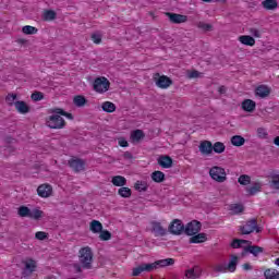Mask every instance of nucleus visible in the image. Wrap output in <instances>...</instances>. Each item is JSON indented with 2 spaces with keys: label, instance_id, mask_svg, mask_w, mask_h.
<instances>
[{
  "label": "nucleus",
  "instance_id": "1a4fd4ad",
  "mask_svg": "<svg viewBox=\"0 0 279 279\" xmlns=\"http://www.w3.org/2000/svg\"><path fill=\"white\" fill-rule=\"evenodd\" d=\"M93 88L96 93H107L110 90V81L106 77H98L94 81Z\"/></svg>",
  "mask_w": 279,
  "mask_h": 279
},
{
  "label": "nucleus",
  "instance_id": "774afa93",
  "mask_svg": "<svg viewBox=\"0 0 279 279\" xmlns=\"http://www.w3.org/2000/svg\"><path fill=\"white\" fill-rule=\"evenodd\" d=\"M275 265H277V267H279V257L275 260Z\"/></svg>",
  "mask_w": 279,
  "mask_h": 279
},
{
  "label": "nucleus",
  "instance_id": "6e6552de",
  "mask_svg": "<svg viewBox=\"0 0 279 279\" xmlns=\"http://www.w3.org/2000/svg\"><path fill=\"white\" fill-rule=\"evenodd\" d=\"M68 167H70L74 173H82V171H86V161L82 158H72L68 161Z\"/></svg>",
  "mask_w": 279,
  "mask_h": 279
},
{
  "label": "nucleus",
  "instance_id": "473e14b6",
  "mask_svg": "<svg viewBox=\"0 0 279 279\" xmlns=\"http://www.w3.org/2000/svg\"><path fill=\"white\" fill-rule=\"evenodd\" d=\"M231 145H233V147H243V145H245V137L241 135H233L231 137Z\"/></svg>",
  "mask_w": 279,
  "mask_h": 279
},
{
  "label": "nucleus",
  "instance_id": "aec40b11",
  "mask_svg": "<svg viewBox=\"0 0 279 279\" xmlns=\"http://www.w3.org/2000/svg\"><path fill=\"white\" fill-rule=\"evenodd\" d=\"M243 245H252V241L243 239H233L232 242L230 243V247H232V250H243L245 247Z\"/></svg>",
  "mask_w": 279,
  "mask_h": 279
},
{
  "label": "nucleus",
  "instance_id": "680f3d73",
  "mask_svg": "<svg viewBox=\"0 0 279 279\" xmlns=\"http://www.w3.org/2000/svg\"><path fill=\"white\" fill-rule=\"evenodd\" d=\"M218 92L220 93V95H226V93H227L226 86L221 85V86L218 88Z\"/></svg>",
  "mask_w": 279,
  "mask_h": 279
},
{
  "label": "nucleus",
  "instance_id": "c9c22d12",
  "mask_svg": "<svg viewBox=\"0 0 279 279\" xmlns=\"http://www.w3.org/2000/svg\"><path fill=\"white\" fill-rule=\"evenodd\" d=\"M134 189L135 191H138V193H145L147 192V189H149V185L145 181H136Z\"/></svg>",
  "mask_w": 279,
  "mask_h": 279
},
{
  "label": "nucleus",
  "instance_id": "c85d7f7f",
  "mask_svg": "<svg viewBox=\"0 0 279 279\" xmlns=\"http://www.w3.org/2000/svg\"><path fill=\"white\" fill-rule=\"evenodd\" d=\"M150 178H151L153 182H156L157 184H162V182H165V180H166L165 172H162L160 170L154 171L150 174Z\"/></svg>",
  "mask_w": 279,
  "mask_h": 279
},
{
  "label": "nucleus",
  "instance_id": "cd10ccee",
  "mask_svg": "<svg viewBox=\"0 0 279 279\" xmlns=\"http://www.w3.org/2000/svg\"><path fill=\"white\" fill-rule=\"evenodd\" d=\"M50 114H60L61 117H65L66 119H70V121H73L74 117L72 113L64 111L62 108H52L49 110Z\"/></svg>",
  "mask_w": 279,
  "mask_h": 279
},
{
  "label": "nucleus",
  "instance_id": "f03ea898",
  "mask_svg": "<svg viewBox=\"0 0 279 279\" xmlns=\"http://www.w3.org/2000/svg\"><path fill=\"white\" fill-rule=\"evenodd\" d=\"M17 215L19 217H28V219H35V221H40V219H43V216L45 215V213L43 210H40L39 208H35L29 209V207L25 206V205H21L17 208Z\"/></svg>",
  "mask_w": 279,
  "mask_h": 279
},
{
  "label": "nucleus",
  "instance_id": "e433bc0d",
  "mask_svg": "<svg viewBox=\"0 0 279 279\" xmlns=\"http://www.w3.org/2000/svg\"><path fill=\"white\" fill-rule=\"evenodd\" d=\"M262 5L265 10H276V8H278V1L277 0H264L262 2Z\"/></svg>",
  "mask_w": 279,
  "mask_h": 279
},
{
  "label": "nucleus",
  "instance_id": "b1692460",
  "mask_svg": "<svg viewBox=\"0 0 279 279\" xmlns=\"http://www.w3.org/2000/svg\"><path fill=\"white\" fill-rule=\"evenodd\" d=\"M242 110H244V112H254V110H256V101L252 99H245L242 102Z\"/></svg>",
  "mask_w": 279,
  "mask_h": 279
},
{
  "label": "nucleus",
  "instance_id": "9b49d317",
  "mask_svg": "<svg viewBox=\"0 0 279 279\" xmlns=\"http://www.w3.org/2000/svg\"><path fill=\"white\" fill-rule=\"evenodd\" d=\"M201 230L202 222L197 220H192L186 226H184L183 233L186 234V236H194V234H198Z\"/></svg>",
  "mask_w": 279,
  "mask_h": 279
},
{
  "label": "nucleus",
  "instance_id": "2eb2a0df",
  "mask_svg": "<svg viewBox=\"0 0 279 279\" xmlns=\"http://www.w3.org/2000/svg\"><path fill=\"white\" fill-rule=\"evenodd\" d=\"M166 16H168L170 23H173L174 25H180V24L186 23V21H189V16L178 14V13L167 12Z\"/></svg>",
  "mask_w": 279,
  "mask_h": 279
},
{
  "label": "nucleus",
  "instance_id": "f8f14e48",
  "mask_svg": "<svg viewBox=\"0 0 279 279\" xmlns=\"http://www.w3.org/2000/svg\"><path fill=\"white\" fill-rule=\"evenodd\" d=\"M155 269H158L156 266V262L155 263H143L140 266H137L136 268H133V272L132 276H141V274H143V271H146L147 274H151V271H155Z\"/></svg>",
  "mask_w": 279,
  "mask_h": 279
},
{
  "label": "nucleus",
  "instance_id": "a878e982",
  "mask_svg": "<svg viewBox=\"0 0 279 279\" xmlns=\"http://www.w3.org/2000/svg\"><path fill=\"white\" fill-rule=\"evenodd\" d=\"M239 41L246 47H254L256 45V39L250 35H242L239 37Z\"/></svg>",
  "mask_w": 279,
  "mask_h": 279
},
{
  "label": "nucleus",
  "instance_id": "4d7b16f0",
  "mask_svg": "<svg viewBox=\"0 0 279 279\" xmlns=\"http://www.w3.org/2000/svg\"><path fill=\"white\" fill-rule=\"evenodd\" d=\"M119 145L120 147H130V143H128V140L123 137L119 138Z\"/></svg>",
  "mask_w": 279,
  "mask_h": 279
},
{
  "label": "nucleus",
  "instance_id": "603ef678",
  "mask_svg": "<svg viewBox=\"0 0 279 279\" xmlns=\"http://www.w3.org/2000/svg\"><path fill=\"white\" fill-rule=\"evenodd\" d=\"M197 27H198L199 29H203L204 32H213V26H211V24H206V23H204V22H199V23L197 24Z\"/></svg>",
  "mask_w": 279,
  "mask_h": 279
},
{
  "label": "nucleus",
  "instance_id": "de8ad7c7",
  "mask_svg": "<svg viewBox=\"0 0 279 279\" xmlns=\"http://www.w3.org/2000/svg\"><path fill=\"white\" fill-rule=\"evenodd\" d=\"M99 239L100 241H110V239H112V233H110L108 230L101 229L99 232Z\"/></svg>",
  "mask_w": 279,
  "mask_h": 279
},
{
  "label": "nucleus",
  "instance_id": "4be33fe9",
  "mask_svg": "<svg viewBox=\"0 0 279 279\" xmlns=\"http://www.w3.org/2000/svg\"><path fill=\"white\" fill-rule=\"evenodd\" d=\"M185 277L189 279H198L202 277V269L198 266L190 268L185 271Z\"/></svg>",
  "mask_w": 279,
  "mask_h": 279
},
{
  "label": "nucleus",
  "instance_id": "49530a36",
  "mask_svg": "<svg viewBox=\"0 0 279 279\" xmlns=\"http://www.w3.org/2000/svg\"><path fill=\"white\" fill-rule=\"evenodd\" d=\"M257 137L262 138L263 141H267V138H269V133L267 132V129L258 128L257 129Z\"/></svg>",
  "mask_w": 279,
  "mask_h": 279
},
{
  "label": "nucleus",
  "instance_id": "5fc2aeb1",
  "mask_svg": "<svg viewBox=\"0 0 279 279\" xmlns=\"http://www.w3.org/2000/svg\"><path fill=\"white\" fill-rule=\"evenodd\" d=\"M92 40H93V43H95V45H100V43H101V34L93 33L92 34Z\"/></svg>",
  "mask_w": 279,
  "mask_h": 279
},
{
  "label": "nucleus",
  "instance_id": "393cba45",
  "mask_svg": "<svg viewBox=\"0 0 279 279\" xmlns=\"http://www.w3.org/2000/svg\"><path fill=\"white\" fill-rule=\"evenodd\" d=\"M155 265L157 269H161L163 267H171L172 265H175V259L173 258L159 259L155 262Z\"/></svg>",
  "mask_w": 279,
  "mask_h": 279
},
{
  "label": "nucleus",
  "instance_id": "c03bdc74",
  "mask_svg": "<svg viewBox=\"0 0 279 279\" xmlns=\"http://www.w3.org/2000/svg\"><path fill=\"white\" fill-rule=\"evenodd\" d=\"M238 182L242 186H247V184L252 183V177L247 175V174H242V175L239 177Z\"/></svg>",
  "mask_w": 279,
  "mask_h": 279
},
{
  "label": "nucleus",
  "instance_id": "9d476101",
  "mask_svg": "<svg viewBox=\"0 0 279 279\" xmlns=\"http://www.w3.org/2000/svg\"><path fill=\"white\" fill-rule=\"evenodd\" d=\"M168 232L170 234H173L174 236H180L181 234H184V222L180 219H174L168 227Z\"/></svg>",
  "mask_w": 279,
  "mask_h": 279
},
{
  "label": "nucleus",
  "instance_id": "ea45409f",
  "mask_svg": "<svg viewBox=\"0 0 279 279\" xmlns=\"http://www.w3.org/2000/svg\"><path fill=\"white\" fill-rule=\"evenodd\" d=\"M104 112H114L117 110V105H114V102L111 101H105L101 106Z\"/></svg>",
  "mask_w": 279,
  "mask_h": 279
},
{
  "label": "nucleus",
  "instance_id": "bf43d9fd",
  "mask_svg": "<svg viewBox=\"0 0 279 279\" xmlns=\"http://www.w3.org/2000/svg\"><path fill=\"white\" fill-rule=\"evenodd\" d=\"M242 269H244V271H252V269H254V266L250 265V263H245L242 265Z\"/></svg>",
  "mask_w": 279,
  "mask_h": 279
},
{
  "label": "nucleus",
  "instance_id": "37998d69",
  "mask_svg": "<svg viewBox=\"0 0 279 279\" xmlns=\"http://www.w3.org/2000/svg\"><path fill=\"white\" fill-rule=\"evenodd\" d=\"M22 32L26 36H33L34 34H38V28H36L34 26L26 25V26L22 27Z\"/></svg>",
  "mask_w": 279,
  "mask_h": 279
},
{
  "label": "nucleus",
  "instance_id": "f257e3e1",
  "mask_svg": "<svg viewBox=\"0 0 279 279\" xmlns=\"http://www.w3.org/2000/svg\"><path fill=\"white\" fill-rule=\"evenodd\" d=\"M78 260L83 267V269H93V248L89 246L82 247L78 251Z\"/></svg>",
  "mask_w": 279,
  "mask_h": 279
},
{
  "label": "nucleus",
  "instance_id": "a211bd4d",
  "mask_svg": "<svg viewBox=\"0 0 279 279\" xmlns=\"http://www.w3.org/2000/svg\"><path fill=\"white\" fill-rule=\"evenodd\" d=\"M256 97H260V99H265L271 95V87L267 85H259L255 88Z\"/></svg>",
  "mask_w": 279,
  "mask_h": 279
},
{
  "label": "nucleus",
  "instance_id": "0e129e2a",
  "mask_svg": "<svg viewBox=\"0 0 279 279\" xmlns=\"http://www.w3.org/2000/svg\"><path fill=\"white\" fill-rule=\"evenodd\" d=\"M274 144L279 147V136L274 138Z\"/></svg>",
  "mask_w": 279,
  "mask_h": 279
},
{
  "label": "nucleus",
  "instance_id": "423d86ee",
  "mask_svg": "<svg viewBox=\"0 0 279 279\" xmlns=\"http://www.w3.org/2000/svg\"><path fill=\"white\" fill-rule=\"evenodd\" d=\"M265 252V248L258 245H252V244H246V246L243 247L240 256L241 258H245L247 254H252L255 258H258V254H263Z\"/></svg>",
  "mask_w": 279,
  "mask_h": 279
},
{
  "label": "nucleus",
  "instance_id": "79ce46f5",
  "mask_svg": "<svg viewBox=\"0 0 279 279\" xmlns=\"http://www.w3.org/2000/svg\"><path fill=\"white\" fill-rule=\"evenodd\" d=\"M145 136V132H143V130H135L131 133V140L132 141H136L138 143V141H142V138Z\"/></svg>",
  "mask_w": 279,
  "mask_h": 279
},
{
  "label": "nucleus",
  "instance_id": "c756f323",
  "mask_svg": "<svg viewBox=\"0 0 279 279\" xmlns=\"http://www.w3.org/2000/svg\"><path fill=\"white\" fill-rule=\"evenodd\" d=\"M89 230L90 232H93L94 234H99V232H101V230H104V225H101L99 222V220H93L89 223Z\"/></svg>",
  "mask_w": 279,
  "mask_h": 279
},
{
  "label": "nucleus",
  "instance_id": "6e6d98bb",
  "mask_svg": "<svg viewBox=\"0 0 279 279\" xmlns=\"http://www.w3.org/2000/svg\"><path fill=\"white\" fill-rule=\"evenodd\" d=\"M250 34L254 36V38H260V31L257 28H250Z\"/></svg>",
  "mask_w": 279,
  "mask_h": 279
},
{
  "label": "nucleus",
  "instance_id": "8fccbe9b",
  "mask_svg": "<svg viewBox=\"0 0 279 279\" xmlns=\"http://www.w3.org/2000/svg\"><path fill=\"white\" fill-rule=\"evenodd\" d=\"M270 189L279 191V174H275L270 181Z\"/></svg>",
  "mask_w": 279,
  "mask_h": 279
},
{
  "label": "nucleus",
  "instance_id": "7ed1b4c3",
  "mask_svg": "<svg viewBox=\"0 0 279 279\" xmlns=\"http://www.w3.org/2000/svg\"><path fill=\"white\" fill-rule=\"evenodd\" d=\"M46 125L50 130H64L66 128V121L60 113H52L46 118Z\"/></svg>",
  "mask_w": 279,
  "mask_h": 279
},
{
  "label": "nucleus",
  "instance_id": "13d9d810",
  "mask_svg": "<svg viewBox=\"0 0 279 279\" xmlns=\"http://www.w3.org/2000/svg\"><path fill=\"white\" fill-rule=\"evenodd\" d=\"M190 80H194L195 77H199V71L194 70L189 74Z\"/></svg>",
  "mask_w": 279,
  "mask_h": 279
},
{
  "label": "nucleus",
  "instance_id": "6ab92c4d",
  "mask_svg": "<svg viewBox=\"0 0 279 279\" xmlns=\"http://www.w3.org/2000/svg\"><path fill=\"white\" fill-rule=\"evenodd\" d=\"M53 187L50 184H41L37 187V194L39 197H51Z\"/></svg>",
  "mask_w": 279,
  "mask_h": 279
},
{
  "label": "nucleus",
  "instance_id": "a18cd8bd",
  "mask_svg": "<svg viewBox=\"0 0 279 279\" xmlns=\"http://www.w3.org/2000/svg\"><path fill=\"white\" fill-rule=\"evenodd\" d=\"M58 16V14L56 13V11L53 10H47L44 13V21H56V17Z\"/></svg>",
  "mask_w": 279,
  "mask_h": 279
},
{
  "label": "nucleus",
  "instance_id": "ddd939ff",
  "mask_svg": "<svg viewBox=\"0 0 279 279\" xmlns=\"http://www.w3.org/2000/svg\"><path fill=\"white\" fill-rule=\"evenodd\" d=\"M155 84L158 88H169L173 84V80L167 75H160V73L155 74Z\"/></svg>",
  "mask_w": 279,
  "mask_h": 279
},
{
  "label": "nucleus",
  "instance_id": "338daca9",
  "mask_svg": "<svg viewBox=\"0 0 279 279\" xmlns=\"http://www.w3.org/2000/svg\"><path fill=\"white\" fill-rule=\"evenodd\" d=\"M215 3H219V2H221V3H226V0H213Z\"/></svg>",
  "mask_w": 279,
  "mask_h": 279
},
{
  "label": "nucleus",
  "instance_id": "3c124183",
  "mask_svg": "<svg viewBox=\"0 0 279 279\" xmlns=\"http://www.w3.org/2000/svg\"><path fill=\"white\" fill-rule=\"evenodd\" d=\"M5 101H7V104H9V106H15V104H16V94H9L5 97Z\"/></svg>",
  "mask_w": 279,
  "mask_h": 279
},
{
  "label": "nucleus",
  "instance_id": "5701e85b",
  "mask_svg": "<svg viewBox=\"0 0 279 279\" xmlns=\"http://www.w3.org/2000/svg\"><path fill=\"white\" fill-rule=\"evenodd\" d=\"M15 110L20 112V114H27L31 110L29 106H27V102L23 100L15 101Z\"/></svg>",
  "mask_w": 279,
  "mask_h": 279
},
{
  "label": "nucleus",
  "instance_id": "f704fd0d",
  "mask_svg": "<svg viewBox=\"0 0 279 279\" xmlns=\"http://www.w3.org/2000/svg\"><path fill=\"white\" fill-rule=\"evenodd\" d=\"M265 279H279V271L272 268H268L264 271Z\"/></svg>",
  "mask_w": 279,
  "mask_h": 279
},
{
  "label": "nucleus",
  "instance_id": "864d4df0",
  "mask_svg": "<svg viewBox=\"0 0 279 279\" xmlns=\"http://www.w3.org/2000/svg\"><path fill=\"white\" fill-rule=\"evenodd\" d=\"M47 236H48V233L45 231H38L35 233V239H37L38 241H45Z\"/></svg>",
  "mask_w": 279,
  "mask_h": 279
},
{
  "label": "nucleus",
  "instance_id": "09e8293b",
  "mask_svg": "<svg viewBox=\"0 0 279 279\" xmlns=\"http://www.w3.org/2000/svg\"><path fill=\"white\" fill-rule=\"evenodd\" d=\"M31 99L33 101H43V99H45V94L43 92H35L32 94Z\"/></svg>",
  "mask_w": 279,
  "mask_h": 279
},
{
  "label": "nucleus",
  "instance_id": "4468645a",
  "mask_svg": "<svg viewBox=\"0 0 279 279\" xmlns=\"http://www.w3.org/2000/svg\"><path fill=\"white\" fill-rule=\"evenodd\" d=\"M150 232H153V234H155V236H167V233L169 232V230H167L165 227H162V223L153 220L150 222Z\"/></svg>",
  "mask_w": 279,
  "mask_h": 279
},
{
  "label": "nucleus",
  "instance_id": "e2e57ef3",
  "mask_svg": "<svg viewBox=\"0 0 279 279\" xmlns=\"http://www.w3.org/2000/svg\"><path fill=\"white\" fill-rule=\"evenodd\" d=\"M16 43H17L19 45H27V39L20 38V39L16 40Z\"/></svg>",
  "mask_w": 279,
  "mask_h": 279
},
{
  "label": "nucleus",
  "instance_id": "2f4dec72",
  "mask_svg": "<svg viewBox=\"0 0 279 279\" xmlns=\"http://www.w3.org/2000/svg\"><path fill=\"white\" fill-rule=\"evenodd\" d=\"M111 183L113 184V186H125V184H128V179H125V177L122 175H116L112 178Z\"/></svg>",
  "mask_w": 279,
  "mask_h": 279
},
{
  "label": "nucleus",
  "instance_id": "20e7f679",
  "mask_svg": "<svg viewBox=\"0 0 279 279\" xmlns=\"http://www.w3.org/2000/svg\"><path fill=\"white\" fill-rule=\"evenodd\" d=\"M239 232H241L242 235L252 234V232L260 234V232H263V227L258 226V220H256V218H252L247 220L244 226L239 227Z\"/></svg>",
  "mask_w": 279,
  "mask_h": 279
},
{
  "label": "nucleus",
  "instance_id": "58836bf2",
  "mask_svg": "<svg viewBox=\"0 0 279 279\" xmlns=\"http://www.w3.org/2000/svg\"><path fill=\"white\" fill-rule=\"evenodd\" d=\"M118 195H120V197H123L124 199H128L129 197H132V190L123 185L118 190Z\"/></svg>",
  "mask_w": 279,
  "mask_h": 279
},
{
  "label": "nucleus",
  "instance_id": "bb28decb",
  "mask_svg": "<svg viewBox=\"0 0 279 279\" xmlns=\"http://www.w3.org/2000/svg\"><path fill=\"white\" fill-rule=\"evenodd\" d=\"M263 191V183L255 182L251 187H246L247 195L254 196L256 193H260Z\"/></svg>",
  "mask_w": 279,
  "mask_h": 279
},
{
  "label": "nucleus",
  "instance_id": "39448f33",
  "mask_svg": "<svg viewBox=\"0 0 279 279\" xmlns=\"http://www.w3.org/2000/svg\"><path fill=\"white\" fill-rule=\"evenodd\" d=\"M239 265V256L236 255H231L229 263L226 264H220L215 267V271L219 274H226L227 271H230L231 274H234L236 271V266Z\"/></svg>",
  "mask_w": 279,
  "mask_h": 279
},
{
  "label": "nucleus",
  "instance_id": "a19ab883",
  "mask_svg": "<svg viewBox=\"0 0 279 279\" xmlns=\"http://www.w3.org/2000/svg\"><path fill=\"white\" fill-rule=\"evenodd\" d=\"M213 151L215 154H223V151H226V144L222 142H216L213 144Z\"/></svg>",
  "mask_w": 279,
  "mask_h": 279
},
{
  "label": "nucleus",
  "instance_id": "dca6fc26",
  "mask_svg": "<svg viewBox=\"0 0 279 279\" xmlns=\"http://www.w3.org/2000/svg\"><path fill=\"white\" fill-rule=\"evenodd\" d=\"M198 151L202 154V156H210L213 154V142L207 140L201 141Z\"/></svg>",
  "mask_w": 279,
  "mask_h": 279
},
{
  "label": "nucleus",
  "instance_id": "4c0bfd02",
  "mask_svg": "<svg viewBox=\"0 0 279 279\" xmlns=\"http://www.w3.org/2000/svg\"><path fill=\"white\" fill-rule=\"evenodd\" d=\"M229 210L232 215H241L245 210V206L243 204H231Z\"/></svg>",
  "mask_w": 279,
  "mask_h": 279
},
{
  "label": "nucleus",
  "instance_id": "f3484780",
  "mask_svg": "<svg viewBox=\"0 0 279 279\" xmlns=\"http://www.w3.org/2000/svg\"><path fill=\"white\" fill-rule=\"evenodd\" d=\"M157 162L159 167H162V169H171V167H173V158L168 155H160Z\"/></svg>",
  "mask_w": 279,
  "mask_h": 279
},
{
  "label": "nucleus",
  "instance_id": "7c9ffc66",
  "mask_svg": "<svg viewBox=\"0 0 279 279\" xmlns=\"http://www.w3.org/2000/svg\"><path fill=\"white\" fill-rule=\"evenodd\" d=\"M205 241H208L206 233H196L190 238V243H205Z\"/></svg>",
  "mask_w": 279,
  "mask_h": 279
},
{
  "label": "nucleus",
  "instance_id": "052dcab7",
  "mask_svg": "<svg viewBox=\"0 0 279 279\" xmlns=\"http://www.w3.org/2000/svg\"><path fill=\"white\" fill-rule=\"evenodd\" d=\"M123 158H124V160H132V158H134V155H132V153H130V151H125L123 154Z\"/></svg>",
  "mask_w": 279,
  "mask_h": 279
},
{
  "label": "nucleus",
  "instance_id": "72a5a7b5",
  "mask_svg": "<svg viewBox=\"0 0 279 279\" xmlns=\"http://www.w3.org/2000/svg\"><path fill=\"white\" fill-rule=\"evenodd\" d=\"M73 104L76 108H84V106L88 104V100L83 95H77L73 98Z\"/></svg>",
  "mask_w": 279,
  "mask_h": 279
},
{
  "label": "nucleus",
  "instance_id": "412c9836",
  "mask_svg": "<svg viewBox=\"0 0 279 279\" xmlns=\"http://www.w3.org/2000/svg\"><path fill=\"white\" fill-rule=\"evenodd\" d=\"M24 264H25V267H24L23 274L25 276H32V274H34V271H36V260L29 258Z\"/></svg>",
  "mask_w": 279,
  "mask_h": 279
},
{
  "label": "nucleus",
  "instance_id": "0eeeda50",
  "mask_svg": "<svg viewBox=\"0 0 279 279\" xmlns=\"http://www.w3.org/2000/svg\"><path fill=\"white\" fill-rule=\"evenodd\" d=\"M209 175L211 180H215L216 182H226L228 178L226 177V169L219 167V166H214L209 170Z\"/></svg>",
  "mask_w": 279,
  "mask_h": 279
},
{
  "label": "nucleus",
  "instance_id": "69168bd1",
  "mask_svg": "<svg viewBox=\"0 0 279 279\" xmlns=\"http://www.w3.org/2000/svg\"><path fill=\"white\" fill-rule=\"evenodd\" d=\"M74 267L76 268L77 274L82 271V267H80V265H74Z\"/></svg>",
  "mask_w": 279,
  "mask_h": 279
}]
</instances>
